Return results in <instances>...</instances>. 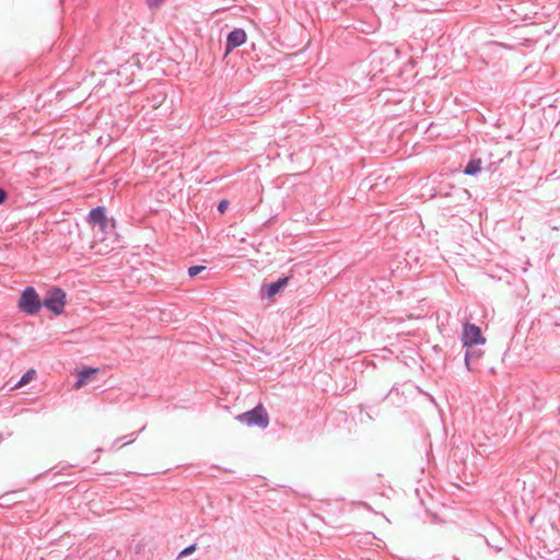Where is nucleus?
<instances>
[{
  "label": "nucleus",
  "mask_w": 560,
  "mask_h": 560,
  "mask_svg": "<svg viewBox=\"0 0 560 560\" xmlns=\"http://www.w3.org/2000/svg\"><path fill=\"white\" fill-rule=\"evenodd\" d=\"M46 308L55 315H60L66 305V292L59 288H51L47 291L42 303Z\"/></svg>",
  "instance_id": "f257e3e1"
},
{
  "label": "nucleus",
  "mask_w": 560,
  "mask_h": 560,
  "mask_svg": "<svg viewBox=\"0 0 560 560\" xmlns=\"http://www.w3.org/2000/svg\"><path fill=\"white\" fill-rule=\"evenodd\" d=\"M236 420L252 427L257 425L260 428H267L269 424V417L267 411L261 405H258L254 409L241 413L236 417Z\"/></svg>",
  "instance_id": "f03ea898"
},
{
  "label": "nucleus",
  "mask_w": 560,
  "mask_h": 560,
  "mask_svg": "<svg viewBox=\"0 0 560 560\" xmlns=\"http://www.w3.org/2000/svg\"><path fill=\"white\" fill-rule=\"evenodd\" d=\"M18 305L23 312L27 314H35L39 311L42 302L35 289L32 287H27L22 292Z\"/></svg>",
  "instance_id": "7ed1b4c3"
},
{
  "label": "nucleus",
  "mask_w": 560,
  "mask_h": 560,
  "mask_svg": "<svg viewBox=\"0 0 560 560\" xmlns=\"http://www.w3.org/2000/svg\"><path fill=\"white\" fill-rule=\"evenodd\" d=\"M462 341L465 347H471L474 345L486 343V338L482 336L481 329L478 326L466 323L463 326Z\"/></svg>",
  "instance_id": "20e7f679"
},
{
  "label": "nucleus",
  "mask_w": 560,
  "mask_h": 560,
  "mask_svg": "<svg viewBox=\"0 0 560 560\" xmlns=\"http://www.w3.org/2000/svg\"><path fill=\"white\" fill-rule=\"evenodd\" d=\"M247 40V34L242 28L233 30L226 38L225 56H228L233 49L240 47Z\"/></svg>",
  "instance_id": "39448f33"
},
{
  "label": "nucleus",
  "mask_w": 560,
  "mask_h": 560,
  "mask_svg": "<svg viewBox=\"0 0 560 560\" xmlns=\"http://www.w3.org/2000/svg\"><path fill=\"white\" fill-rule=\"evenodd\" d=\"M90 222L94 224V228H97L100 232H105V230L109 226V222L105 214V208L97 207L90 212Z\"/></svg>",
  "instance_id": "423d86ee"
},
{
  "label": "nucleus",
  "mask_w": 560,
  "mask_h": 560,
  "mask_svg": "<svg viewBox=\"0 0 560 560\" xmlns=\"http://www.w3.org/2000/svg\"><path fill=\"white\" fill-rule=\"evenodd\" d=\"M98 369L96 368H89L84 369L78 372V381L74 384L75 389H80L83 386H85L88 383L92 382L95 378V375L97 374Z\"/></svg>",
  "instance_id": "0eeeda50"
},
{
  "label": "nucleus",
  "mask_w": 560,
  "mask_h": 560,
  "mask_svg": "<svg viewBox=\"0 0 560 560\" xmlns=\"http://www.w3.org/2000/svg\"><path fill=\"white\" fill-rule=\"evenodd\" d=\"M288 281H289V278H281L278 281L270 283L267 287L268 298H272L276 294H278L280 292V290H282L287 285Z\"/></svg>",
  "instance_id": "6e6552de"
},
{
  "label": "nucleus",
  "mask_w": 560,
  "mask_h": 560,
  "mask_svg": "<svg viewBox=\"0 0 560 560\" xmlns=\"http://www.w3.org/2000/svg\"><path fill=\"white\" fill-rule=\"evenodd\" d=\"M481 171V160H471L465 167L466 175H476Z\"/></svg>",
  "instance_id": "1a4fd4ad"
},
{
  "label": "nucleus",
  "mask_w": 560,
  "mask_h": 560,
  "mask_svg": "<svg viewBox=\"0 0 560 560\" xmlns=\"http://www.w3.org/2000/svg\"><path fill=\"white\" fill-rule=\"evenodd\" d=\"M36 377V371L35 370H28L22 377L21 380L14 385V388H19V387H22L26 384H28L30 382H32L33 380H35Z\"/></svg>",
  "instance_id": "9d476101"
},
{
  "label": "nucleus",
  "mask_w": 560,
  "mask_h": 560,
  "mask_svg": "<svg viewBox=\"0 0 560 560\" xmlns=\"http://www.w3.org/2000/svg\"><path fill=\"white\" fill-rule=\"evenodd\" d=\"M205 267L203 266H192L188 269V275L190 277H195L197 276L201 270H203Z\"/></svg>",
  "instance_id": "9b49d317"
},
{
  "label": "nucleus",
  "mask_w": 560,
  "mask_h": 560,
  "mask_svg": "<svg viewBox=\"0 0 560 560\" xmlns=\"http://www.w3.org/2000/svg\"><path fill=\"white\" fill-rule=\"evenodd\" d=\"M165 0H147L149 8H159Z\"/></svg>",
  "instance_id": "f8f14e48"
},
{
  "label": "nucleus",
  "mask_w": 560,
  "mask_h": 560,
  "mask_svg": "<svg viewBox=\"0 0 560 560\" xmlns=\"http://www.w3.org/2000/svg\"><path fill=\"white\" fill-rule=\"evenodd\" d=\"M229 207V201L228 200H221L219 206H218V210L223 213L225 212V210L228 209Z\"/></svg>",
  "instance_id": "ddd939ff"
},
{
  "label": "nucleus",
  "mask_w": 560,
  "mask_h": 560,
  "mask_svg": "<svg viewBox=\"0 0 560 560\" xmlns=\"http://www.w3.org/2000/svg\"><path fill=\"white\" fill-rule=\"evenodd\" d=\"M195 550H196V545H191V546L187 547L186 549H184V550L180 552V555H179V556H180V557H183V556H187V555L191 553V552H192V551H195Z\"/></svg>",
  "instance_id": "4468645a"
},
{
  "label": "nucleus",
  "mask_w": 560,
  "mask_h": 560,
  "mask_svg": "<svg viewBox=\"0 0 560 560\" xmlns=\"http://www.w3.org/2000/svg\"><path fill=\"white\" fill-rule=\"evenodd\" d=\"M5 198H7V192L0 188V205L2 202H4Z\"/></svg>",
  "instance_id": "2eb2a0df"
},
{
  "label": "nucleus",
  "mask_w": 560,
  "mask_h": 560,
  "mask_svg": "<svg viewBox=\"0 0 560 560\" xmlns=\"http://www.w3.org/2000/svg\"><path fill=\"white\" fill-rule=\"evenodd\" d=\"M469 358H470V352H467V353H466V358H465V359H466V364H467V365H468Z\"/></svg>",
  "instance_id": "dca6fc26"
}]
</instances>
